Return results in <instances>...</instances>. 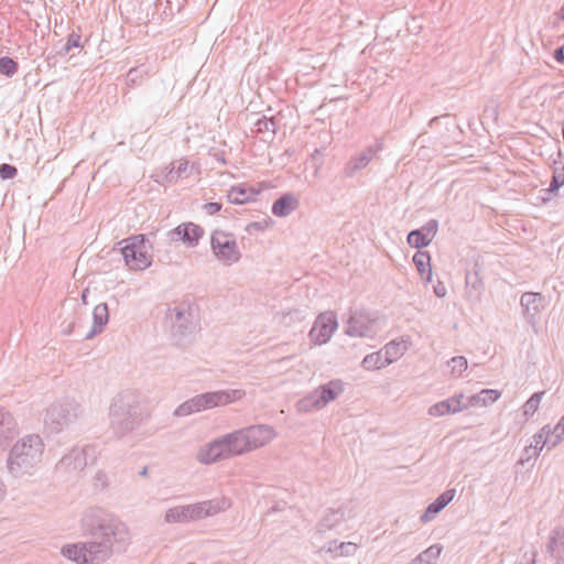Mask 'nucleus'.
<instances>
[{
    "instance_id": "de8ad7c7",
    "label": "nucleus",
    "mask_w": 564,
    "mask_h": 564,
    "mask_svg": "<svg viewBox=\"0 0 564 564\" xmlns=\"http://www.w3.org/2000/svg\"><path fill=\"white\" fill-rule=\"evenodd\" d=\"M448 404L445 400H442L440 402H436L435 404L431 405L429 408V414L431 416H444V415H447V414H451L449 410H448Z\"/></svg>"
},
{
    "instance_id": "0eeeda50",
    "label": "nucleus",
    "mask_w": 564,
    "mask_h": 564,
    "mask_svg": "<svg viewBox=\"0 0 564 564\" xmlns=\"http://www.w3.org/2000/svg\"><path fill=\"white\" fill-rule=\"evenodd\" d=\"M148 242L144 235H133L119 242L121 254L129 269L142 271L151 265Z\"/></svg>"
},
{
    "instance_id": "a18cd8bd",
    "label": "nucleus",
    "mask_w": 564,
    "mask_h": 564,
    "mask_svg": "<svg viewBox=\"0 0 564 564\" xmlns=\"http://www.w3.org/2000/svg\"><path fill=\"white\" fill-rule=\"evenodd\" d=\"M332 544H336V541H334ZM332 544L329 545L328 551L335 552L339 556L352 555L357 550V545L351 542H343L335 549L332 546Z\"/></svg>"
},
{
    "instance_id": "72a5a7b5",
    "label": "nucleus",
    "mask_w": 564,
    "mask_h": 564,
    "mask_svg": "<svg viewBox=\"0 0 564 564\" xmlns=\"http://www.w3.org/2000/svg\"><path fill=\"white\" fill-rule=\"evenodd\" d=\"M551 433V425H544L533 436L530 446H533V455L538 457L541 451L546 447L549 449L547 434Z\"/></svg>"
},
{
    "instance_id": "2eb2a0df",
    "label": "nucleus",
    "mask_w": 564,
    "mask_h": 564,
    "mask_svg": "<svg viewBox=\"0 0 564 564\" xmlns=\"http://www.w3.org/2000/svg\"><path fill=\"white\" fill-rule=\"evenodd\" d=\"M204 236V229L194 223H183L167 231V237L172 241H182L187 247L194 248Z\"/></svg>"
},
{
    "instance_id": "f257e3e1",
    "label": "nucleus",
    "mask_w": 564,
    "mask_h": 564,
    "mask_svg": "<svg viewBox=\"0 0 564 564\" xmlns=\"http://www.w3.org/2000/svg\"><path fill=\"white\" fill-rule=\"evenodd\" d=\"M84 530L94 539L93 547L104 562L117 553H123L131 544L128 525L117 516L101 508H89L82 518Z\"/></svg>"
},
{
    "instance_id": "680f3d73",
    "label": "nucleus",
    "mask_w": 564,
    "mask_h": 564,
    "mask_svg": "<svg viewBox=\"0 0 564 564\" xmlns=\"http://www.w3.org/2000/svg\"><path fill=\"white\" fill-rule=\"evenodd\" d=\"M6 494H7L6 485L0 479V502L4 499Z\"/></svg>"
},
{
    "instance_id": "f704fd0d",
    "label": "nucleus",
    "mask_w": 564,
    "mask_h": 564,
    "mask_svg": "<svg viewBox=\"0 0 564 564\" xmlns=\"http://www.w3.org/2000/svg\"><path fill=\"white\" fill-rule=\"evenodd\" d=\"M296 409L299 412H313L323 409L322 404L319 403V400L313 390L307 395L303 397L296 402Z\"/></svg>"
},
{
    "instance_id": "79ce46f5",
    "label": "nucleus",
    "mask_w": 564,
    "mask_h": 564,
    "mask_svg": "<svg viewBox=\"0 0 564 564\" xmlns=\"http://www.w3.org/2000/svg\"><path fill=\"white\" fill-rule=\"evenodd\" d=\"M149 74L150 69L145 65L133 67L127 74V82L129 85H137Z\"/></svg>"
},
{
    "instance_id": "7ed1b4c3",
    "label": "nucleus",
    "mask_w": 564,
    "mask_h": 564,
    "mask_svg": "<svg viewBox=\"0 0 564 564\" xmlns=\"http://www.w3.org/2000/svg\"><path fill=\"white\" fill-rule=\"evenodd\" d=\"M165 321L170 328L172 341L178 347H187L194 343L199 330L198 306L192 301H182L169 306Z\"/></svg>"
},
{
    "instance_id": "5fc2aeb1",
    "label": "nucleus",
    "mask_w": 564,
    "mask_h": 564,
    "mask_svg": "<svg viewBox=\"0 0 564 564\" xmlns=\"http://www.w3.org/2000/svg\"><path fill=\"white\" fill-rule=\"evenodd\" d=\"M221 208H223V205L220 203H217V202H212V203H207V204L204 205V210L208 215H215L218 212H220Z\"/></svg>"
},
{
    "instance_id": "f3484780",
    "label": "nucleus",
    "mask_w": 564,
    "mask_h": 564,
    "mask_svg": "<svg viewBox=\"0 0 564 564\" xmlns=\"http://www.w3.org/2000/svg\"><path fill=\"white\" fill-rule=\"evenodd\" d=\"M373 325L375 322L367 314L355 311L347 322L346 334L352 337L371 336Z\"/></svg>"
},
{
    "instance_id": "aec40b11",
    "label": "nucleus",
    "mask_w": 564,
    "mask_h": 564,
    "mask_svg": "<svg viewBox=\"0 0 564 564\" xmlns=\"http://www.w3.org/2000/svg\"><path fill=\"white\" fill-rule=\"evenodd\" d=\"M315 393L319 403L325 408L329 402L337 399L344 392V382L339 379L330 380L316 388Z\"/></svg>"
},
{
    "instance_id": "c85d7f7f",
    "label": "nucleus",
    "mask_w": 564,
    "mask_h": 564,
    "mask_svg": "<svg viewBox=\"0 0 564 564\" xmlns=\"http://www.w3.org/2000/svg\"><path fill=\"white\" fill-rule=\"evenodd\" d=\"M361 365L367 370L380 369L388 365V345L377 352L367 355L362 359Z\"/></svg>"
},
{
    "instance_id": "a211bd4d",
    "label": "nucleus",
    "mask_w": 564,
    "mask_h": 564,
    "mask_svg": "<svg viewBox=\"0 0 564 564\" xmlns=\"http://www.w3.org/2000/svg\"><path fill=\"white\" fill-rule=\"evenodd\" d=\"M438 223L435 219L429 220L420 229L413 230L408 235V242L414 248L426 247L435 237Z\"/></svg>"
},
{
    "instance_id": "2f4dec72",
    "label": "nucleus",
    "mask_w": 564,
    "mask_h": 564,
    "mask_svg": "<svg viewBox=\"0 0 564 564\" xmlns=\"http://www.w3.org/2000/svg\"><path fill=\"white\" fill-rule=\"evenodd\" d=\"M410 346V336H401L390 340V364L400 359L409 350Z\"/></svg>"
},
{
    "instance_id": "c756f323",
    "label": "nucleus",
    "mask_w": 564,
    "mask_h": 564,
    "mask_svg": "<svg viewBox=\"0 0 564 564\" xmlns=\"http://www.w3.org/2000/svg\"><path fill=\"white\" fill-rule=\"evenodd\" d=\"M370 162L369 156H366L362 152L351 156L343 169V176L346 178L355 176L357 172L365 169Z\"/></svg>"
},
{
    "instance_id": "dca6fc26",
    "label": "nucleus",
    "mask_w": 564,
    "mask_h": 564,
    "mask_svg": "<svg viewBox=\"0 0 564 564\" xmlns=\"http://www.w3.org/2000/svg\"><path fill=\"white\" fill-rule=\"evenodd\" d=\"M520 304L527 322L535 326L545 307V297L541 293L525 292L521 295Z\"/></svg>"
},
{
    "instance_id": "a19ab883",
    "label": "nucleus",
    "mask_w": 564,
    "mask_h": 564,
    "mask_svg": "<svg viewBox=\"0 0 564 564\" xmlns=\"http://www.w3.org/2000/svg\"><path fill=\"white\" fill-rule=\"evenodd\" d=\"M188 169V161L181 160L176 161L172 164V169L170 170L167 174V178L170 182H176L178 178H182L186 175Z\"/></svg>"
},
{
    "instance_id": "423d86ee",
    "label": "nucleus",
    "mask_w": 564,
    "mask_h": 564,
    "mask_svg": "<svg viewBox=\"0 0 564 564\" xmlns=\"http://www.w3.org/2000/svg\"><path fill=\"white\" fill-rule=\"evenodd\" d=\"M82 414L80 404L70 398L51 403L44 414V427L51 434H58L75 423Z\"/></svg>"
},
{
    "instance_id": "20e7f679",
    "label": "nucleus",
    "mask_w": 564,
    "mask_h": 564,
    "mask_svg": "<svg viewBox=\"0 0 564 564\" xmlns=\"http://www.w3.org/2000/svg\"><path fill=\"white\" fill-rule=\"evenodd\" d=\"M44 447V442L39 434H29L20 438L8 454V473L13 478L33 475L42 460Z\"/></svg>"
},
{
    "instance_id": "6e6d98bb",
    "label": "nucleus",
    "mask_w": 564,
    "mask_h": 564,
    "mask_svg": "<svg viewBox=\"0 0 564 564\" xmlns=\"http://www.w3.org/2000/svg\"><path fill=\"white\" fill-rule=\"evenodd\" d=\"M532 457H535L533 455V446H527L523 452H522V456L521 458L519 459L518 464L520 465H524L525 463H528Z\"/></svg>"
},
{
    "instance_id": "4d7b16f0",
    "label": "nucleus",
    "mask_w": 564,
    "mask_h": 564,
    "mask_svg": "<svg viewBox=\"0 0 564 564\" xmlns=\"http://www.w3.org/2000/svg\"><path fill=\"white\" fill-rule=\"evenodd\" d=\"M554 58L560 63H564V45L554 51Z\"/></svg>"
},
{
    "instance_id": "4468645a",
    "label": "nucleus",
    "mask_w": 564,
    "mask_h": 564,
    "mask_svg": "<svg viewBox=\"0 0 564 564\" xmlns=\"http://www.w3.org/2000/svg\"><path fill=\"white\" fill-rule=\"evenodd\" d=\"M246 443L249 452H253L271 443L276 437V432L269 424H254L243 427Z\"/></svg>"
},
{
    "instance_id": "69168bd1",
    "label": "nucleus",
    "mask_w": 564,
    "mask_h": 564,
    "mask_svg": "<svg viewBox=\"0 0 564 564\" xmlns=\"http://www.w3.org/2000/svg\"><path fill=\"white\" fill-rule=\"evenodd\" d=\"M66 335H69L73 333V325H69V327L64 332Z\"/></svg>"
},
{
    "instance_id": "c03bdc74",
    "label": "nucleus",
    "mask_w": 564,
    "mask_h": 564,
    "mask_svg": "<svg viewBox=\"0 0 564 564\" xmlns=\"http://www.w3.org/2000/svg\"><path fill=\"white\" fill-rule=\"evenodd\" d=\"M18 72V63L9 57H0V74L7 77H12Z\"/></svg>"
},
{
    "instance_id": "49530a36",
    "label": "nucleus",
    "mask_w": 564,
    "mask_h": 564,
    "mask_svg": "<svg viewBox=\"0 0 564 564\" xmlns=\"http://www.w3.org/2000/svg\"><path fill=\"white\" fill-rule=\"evenodd\" d=\"M384 148V138H378V139H375L373 143L372 144H369L364 151L362 153L366 155V156H369V160L372 161V159L383 150Z\"/></svg>"
},
{
    "instance_id": "a878e982",
    "label": "nucleus",
    "mask_w": 564,
    "mask_h": 564,
    "mask_svg": "<svg viewBox=\"0 0 564 564\" xmlns=\"http://www.w3.org/2000/svg\"><path fill=\"white\" fill-rule=\"evenodd\" d=\"M258 194L252 188H247L242 185L232 186L227 194V199L230 204L242 205L254 199Z\"/></svg>"
},
{
    "instance_id": "f8f14e48",
    "label": "nucleus",
    "mask_w": 564,
    "mask_h": 564,
    "mask_svg": "<svg viewBox=\"0 0 564 564\" xmlns=\"http://www.w3.org/2000/svg\"><path fill=\"white\" fill-rule=\"evenodd\" d=\"M95 458V448L93 446L74 447L57 463L58 470L67 473L82 471L90 460Z\"/></svg>"
},
{
    "instance_id": "9b49d317",
    "label": "nucleus",
    "mask_w": 564,
    "mask_h": 564,
    "mask_svg": "<svg viewBox=\"0 0 564 564\" xmlns=\"http://www.w3.org/2000/svg\"><path fill=\"white\" fill-rule=\"evenodd\" d=\"M231 507V501L226 497L199 501L186 505L188 521H197L204 518L216 516Z\"/></svg>"
},
{
    "instance_id": "bb28decb",
    "label": "nucleus",
    "mask_w": 564,
    "mask_h": 564,
    "mask_svg": "<svg viewBox=\"0 0 564 564\" xmlns=\"http://www.w3.org/2000/svg\"><path fill=\"white\" fill-rule=\"evenodd\" d=\"M501 395V392L496 389H482L480 392L467 397L469 408L471 406H488L496 402Z\"/></svg>"
},
{
    "instance_id": "13d9d810",
    "label": "nucleus",
    "mask_w": 564,
    "mask_h": 564,
    "mask_svg": "<svg viewBox=\"0 0 564 564\" xmlns=\"http://www.w3.org/2000/svg\"><path fill=\"white\" fill-rule=\"evenodd\" d=\"M554 432H560L564 436V415L560 419L557 424L552 427Z\"/></svg>"
},
{
    "instance_id": "0e129e2a",
    "label": "nucleus",
    "mask_w": 564,
    "mask_h": 564,
    "mask_svg": "<svg viewBox=\"0 0 564 564\" xmlns=\"http://www.w3.org/2000/svg\"><path fill=\"white\" fill-rule=\"evenodd\" d=\"M139 475L142 476V477H145L148 475V467L144 466L140 471H139Z\"/></svg>"
},
{
    "instance_id": "603ef678",
    "label": "nucleus",
    "mask_w": 564,
    "mask_h": 564,
    "mask_svg": "<svg viewBox=\"0 0 564 564\" xmlns=\"http://www.w3.org/2000/svg\"><path fill=\"white\" fill-rule=\"evenodd\" d=\"M564 441V436L560 432H554L551 427V433L547 434L549 449L554 448Z\"/></svg>"
},
{
    "instance_id": "393cba45",
    "label": "nucleus",
    "mask_w": 564,
    "mask_h": 564,
    "mask_svg": "<svg viewBox=\"0 0 564 564\" xmlns=\"http://www.w3.org/2000/svg\"><path fill=\"white\" fill-rule=\"evenodd\" d=\"M93 326L86 334L85 338L90 339L97 334H100L109 321V312L106 303H100L95 306L93 311Z\"/></svg>"
},
{
    "instance_id": "9d476101",
    "label": "nucleus",
    "mask_w": 564,
    "mask_h": 564,
    "mask_svg": "<svg viewBox=\"0 0 564 564\" xmlns=\"http://www.w3.org/2000/svg\"><path fill=\"white\" fill-rule=\"evenodd\" d=\"M246 395L242 389H229L210 391L195 395L199 410H208L216 406H224L241 400Z\"/></svg>"
},
{
    "instance_id": "7c9ffc66",
    "label": "nucleus",
    "mask_w": 564,
    "mask_h": 564,
    "mask_svg": "<svg viewBox=\"0 0 564 564\" xmlns=\"http://www.w3.org/2000/svg\"><path fill=\"white\" fill-rule=\"evenodd\" d=\"M413 262L421 274L422 278L426 279V281H431L432 278V268H431V257L429 252L417 251L413 256Z\"/></svg>"
},
{
    "instance_id": "09e8293b",
    "label": "nucleus",
    "mask_w": 564,
    "mask_h": 564,
    "mask_svg": "<svg viewBox=\"0 0 564 564\" xmlns=\"http://www.w3.org/2000/svg\"><path fill=\"white\" fill-rule=\"evenodd\" d=\"M80 39L82 36L78 33L72 32L63 47V53L67 54L72 48L80 47Z\"/></svg>"
},
{
    "instance_id": "f03ea898",
    "label": "nucleus",
    "mask_w": 564,
    "mask_h": 564,
    "mask_svg": "<svg viewBox=\"0 0 564 564\" xmlns=\"http://www.w3.org/2000/svg\"><path fill=\"white\" fill-rule=\"evenodd\" d=\"M144 417L143 397L135 390L118 393L109 409L110 429L116 436H123L137 429Z\"/></svg>"
},
{
    "instance_id": "8fccbe9b",
    "label": "nucleus",
    "mask_w": 564,
    "mask_h": 564,
    "mask_svg": "<svg viewBox=\"0 0 564 564\" xmlns=\"http://www.w3.org/2000/svg\"><path fill=\"white\" fill-rule=\"evenodd\" d=\"M538 557V551L534 547L523 551L521 558L517 564H535Z\"/></svg>"
},
{
    "instance_id": "6e6552de",
    "label": "nucleus",
    "mask_w": 564,
    "mask_h": 564,
    "mask_svg": "<svg viewBox=\"0 0 564 564\" xmlns=\"http://www.w3.org/2000/svg\"><path fill=\"white\" fill-rule=\"evenodd\" d=\"M212 251L224 265H232L241 258L236 238L232 234L216 229L210 236Z\"/></svg>"
},
{
    "instance_id": "cd10ccee",
    "label": "nucleus",
    "mask_w": 564,
    "mask_h": 564,
    "mask_svg": "<svg viewBox=\"0 0 564 564\" xmlns=\"http://www.w3.org/2000/svg\"><path fill=\"white\" fill-rule=\"evenodd\" d=\"M276 127V122L272 117L262 116L254 121L252 131L261 134L264 141H269L274 138Z\"/></svg>"
},
{
    "instance_id": "3c124183",
    "label": "nucleus",
    "mask_w": 564,
    "mask_h": 564,
    "mask_svg": "<svg viewBox=\"0 0 564 564\" xmlns=\"http://www.w3.org/2000/svg\"><path fill=\"white\" fill-rule=\"evenodd\" d=\"M18 170L14 165L2 163L0 164V177L2 180H9L17 175Z\"/></svg>"
},
{
    "instance_id": "e433bc0d",
    "label": "nucleus",
    "mask_w": 564,
    "mask_h": 564,
    "mask_svg": "<svg viewBox=\"0 0 564 564\" xmlns=\"http://www.w3.org/2000/svg\"><path fill=\"white\" fill-rule=\"evenodd\" d=\"M445 401L448 404L447 408L451 414L462 412L469 408L468 399L463 392L455 393L451 398L445 399Z\"/></svg>"
},
{
    "instance_id": "c9c22d12",
    "label": "nucleus",
    "mask_w": 564,
    "mask_h": 564,
    "mask_svg": "<svg viewBox=\"0 0 564 564\" xmlns=\"http://www.w3.org/2000/svg\"><path fill=\"white\" fill-rule=\"evenodd\" d=\"M164 521L166 523H186L188 521V516L186 511V506H177L166 510L164 516Z\"/></svg>"
},
{
    "instance_id": "864d4df0",
    "label": "nucleus",
    "mask_w": 564,
    "mask_h": 564,
    "mask_svg": "<svg viewBox=\"0 0 564 564\" xmlns=\"http://www.w3.org/2000/svg\"><path fill=\"white\" fill-rule=\"evenodd\" d=\"M94 481H95V487L100 488V489L107 488L108 484H109L107 474L101 470L96 473V475L94 477Z\"/></svg>"
},
{
    "instance_id": "bf43d9fd",
    "label": "nucleus",
    "mask_w": 564,
    "mask_h": 564,
    "mask_svg": "<svg viewBox=\"0 0 564 564\" xmlns=\"http://www.w3.org/2000/svg\"><path fill=\"white\" fill-rule=\"evenodd\" d=\"M213 156L215 158L216 161H218L219 163L221 164H226V159H225V154L224 152H215L213 154Z\"/></svg>"
},
{
    "instance_id": "6ab92c4d",
    "label": "nucleus",
    "mask_w": 564,
    "mask_h": 564,
    "mask_svg": "<svg viewBox=\"0 0 564 564\" xmlns=\"http://www.w3.org/2000/svg\"><path fill=\"white\" fill-rule=\"evenodd\" d=\"M546 551L555 564H564V525H556L551 530Z\"/></svg>"
},
{
    "instance_id": "5701e85b",
    "label": "nucleus",
    "mask_w": 564,
    "mask_h": 564,
    "mask_svg": "<svg viewBox=\"0 0 564 564\" xmlns=\"http://www.w3.org/2000/svg\"><path fill=\"white\" fill-rule=\"evenodd\" d=\"M18 434V424L12 414L0 409V447Z\"/></svg>"
},
{
    "instance_id": "37998d69",
    "label": "nucleus",
    "mask_w": 564,
    "mask_h": 564,
    "mask_svg": "<svg viewBox=\"0 0 564 564\" xmlns=\"http://www.w3.org/2000/svg\"><path fill=\"white\" fill-rule=\"evenodd\" d=\"M564 185V165H555L547 192H555Z\"/></svg>"
},
{
    "instance_id": "338daca9",
    "label": "nucleus",
    "mask_w": 564,
    "mask_h": 564,
    "mask_svg": "<svg viewBox=\"0 0 564 564\" xmlns=\"http://www.w3.org/2000/svg\"><path fill=\"white\" fill-rule=\"evenodd\" d=\"M252 226H254L256 228H259V224L258 223H253Z\"/></svg>"
},
{
    "instance_id": "b1692460",
    "label": "nucleus",
    "mask_w": 564,
    "mask_h": 564,
    "mask_svg": "<svg viewBox=\"0 0 564 564\" xmlns=\"http://www.w3.org/2000/svg\"><path fill=\"white\" fill-rule=\"evenodd\" d=\"M455 497V489H448L441 494L435 501L430 503L425 512L421 516L422 522L432 520L435 514L443 510Z\"/></svg>"
},
{
    "instance_id": "052dcab7",
    "label": "nucleus",
    "mask_w": 564,
    "mask_h": 564,
    "mask_svg": "<svg viewBox=\"0 0 564 564\" xmlns=\"http://www.w3.org/2000/svg\"><path fill=\"white\" fill-rule=\"evenodd\" d=\"M434 292L438 297H443L446 293L445 286L438 285L434 288Z\"/></svg>"
},
{
    "instance_id": "1a4fd4ad",
    "label": "nucleus",
    "mask_w": 564,
    "mask_h": 564,
    "mask_svg": "<svg viewBox=\"0 0 564 564\" xmlns=\"http://www.w3.org/2000/svg\"><path fill=\"white\" fill-rule=\"evenodd\" d=\"M337 327L336 314L332 311L323 312L315 318L308 338L315 345H324L329 341Z\"/></svg>"
},
{
    "instance_id": "e2e57ef3",
    "label": "nucleus",
    "mask_w": 564,
    "mask_h": 564,
    "mask_svg": "<svg viewBox=\"0 0 564 564\" xmlns=\"http://www.w3.org/2000/svg\"><path fill=\"white\" fill-rule=\"evenodd\" d=\"M89 291L88 289H85L82 293V301L84 304H87V295H88Z\"/></svg>"
},
{
    "instance_id": "4be33fe9",
    "label": "nucleus",
    "mask_w": 564,
    "mask_h": 564,
    "mask_svg": "<svg viewBox=\"0 0 564 564\" xmlns=\"http://www.w3.org/2000/svg\"><path fill=\"white\" fill-rule=\"evenodd\" d=\"M299 206V198L292 193H286L273 203L272 214L276 217H286L296 210Z\"/></svg>"
},
{
    "instance_id": "412c9836",
    "label": "nucleus",
    "mask_w": 564,
    "mask_h": 564,
    "mask_svg": "<svg viewBox=\"0 0 564 564\" xmlns=\"http://www.w3.org/2000/svg\"><path fill=\"white\" fill-rule=\"evenodd\" d=\"M346 520V508L328 509L317 524V532L325 533L338 529Z\"/></svg>"
},
{
    "instance_id": "ea45409f",
    "label": "nucleus",
    "mask_w": 564,
    "mask_h": 564,
    "mask_svg": "<svg viewBox=\"0 0 564 564\" xmlns=\"http://www.w3.org/2000/svg\"><path fill=\"white\" fill-rule=\"evenodd\" d=\"M447 366L453 377L458 378L466 371L468 362L464 356H456L448 360Z\"/></svg>"
},
{
    "instance_id": "39448f33",
    "label": "nucleus",
    "mask_w": 564,
    "mask_h": 564,
    "mask_svg": "<svg viewBox=\"0 0 564 564\" xmlns=\"http://www.w3.org/2000/svg\"><path fill=\"white\" fill-rule=\"evenodd\" d=\"M246 442L243 427L238 429L216 437L200 447L196 458L200 464L212 465L220 460L242 456L250 453Z\"/></svg>"
},
{
    "instance_id": "4c0bfd02",
    "label": "nucleus",
    "mask_w": 564,
    "mask_h": 564,
    "mask_svg": "<svg viewBox=\"0 0 564 564\" xmlns=\"http://www.w3.org/2000/svg\"><path fill=\"white\" fill-rule=\"evenodd\" d=\"M197 412H200V410H199L196 397H193V398L186 400L185 402H183L182 404H180L175 409L174 415L175 416H187V415H191V414L197 413Z\"/></svg>"
},
{
    "instance_id": "58836bf2",
    "label": "nucleus",
    "mask_w": 564,
    "mask_h": 564,
    "mask_svg": "<svg viewBox=\"0 0 564 564\" xmlns=\"http://www.w3.org/2000/svg\"><path fill=\"white\" fill-rule=\"evenodd\" d=\"M544 391L533 393L529 400L523 404V415L531 417L539 409Z\"/></svg>"
},
{
    "instance_id": "473e14b6",
    "label": "nucleus",
    "mask_w": 564,
    "mask_h": 564,
    "mask_svg": "<svg viewBox=\"0 0 564 564\" xmlns=\"http://www.w3.org/2000/svg\"><path fill=\"white\" fill-rule=\"evenodd\" d=\"M441 544H433L427 547L425 551L420 553L415 558H413L409 564H436L441 553H442Z\"/></svg>"
},
{
    "instance_id": "ddd939ff",
    "label": "nucleus",
    "mask_w": 564,
    "mask_h": 564,
    "mask_svg": "<svg viewBox=\"0 0 564 564\" xmlns=\"http://www.w3.org/2000/svg\"><path fill=\"white\" fill-rule=\"evenodd\" d=\"M96 549L93 547V541L64 545L61 553L66 558L77 564H100L101 557H97Z\"/></svg>"
}]
</instances>
